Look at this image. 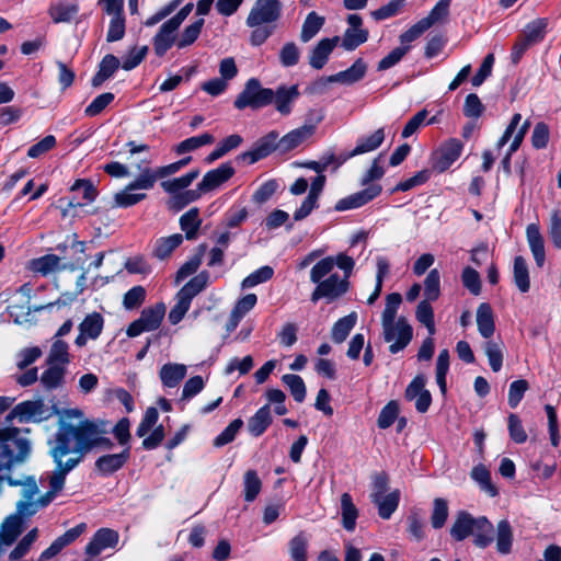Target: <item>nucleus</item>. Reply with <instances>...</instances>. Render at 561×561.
Returning a JSON list of instances; mask_svg holds the SVG:
<instances>
[{
	"label": "nucleus",
	"instance_id": "27",
	"mask_svg": "<svg viewBox=\"0 0 561 561\" xmlns=\"http://www.w3.org/2000/svg\"><path fill=\"white\" fill-rule=\"evenodd\" d=\"M186 371L184 364L168 363L161 367L159 377L164 387L174 388L184 379Z\"/></svg>",
	"mask_w": 561,
	"mask_h": 561
},
{
	"label": "nucleus",
	"instance_id": "26",
	"mask_svg": "<svg viewBox=\"0 0 561 561\" xmlns=\"http://www.w3.org/2000/svg\"><path fill=\"white\" fill-rule=\"evenodd\" d=\"M183 240L184 237L181 233L158 238L153 244L152 255L158 260H165L182 244Z\"/></svg>",
	"mask_w": 561,
	"mask_h": 561
},
{
	"label": "nucleus",
	"instance_id": "61",
	"mask_svg": "<svg viewBox=\"0 0 561 561\" xmlns=\"http://www.w3.org/2000/svg\"><path fill=\"white\" fill-rule=\"evenodd\" d=\"M484 352L492 370L499 371L503 365V352L501 345L493 341H489L484 345Z\"/></svg>",
	"mask_w": 561,
	"mask_h": 561
},
{
	"label": "nucleus",
	"instance_id": "40",
	"mask_svg": "<svg viewBox=\"0 0 561 561\" xmlns=\"http://www.w3.org/2000/svg\"><path fill=\"white\" fill-rule=\"evenodd\" d=\"M203 193L204 192L199 190V185L197 184L195 190H185L179 194H175L174 196H171L168 201V207L169 209L179 211L186 207L188 204L199 199Z\"/></svg>",
	"mask_w": 561,
	"mask_h": 561
},
{
	"label": "nucleus",
	"instance_id": "22",
	"mask_svg": "<svg viewBox=\"0 0 561 561\" xmlns=\"http://www.w3.org/2000/svg\"><path fill=\"white\" fill-rule=\"evenodd\" d=\"M496 551L500 554H510L513 550L514 530L507 519H501L496 524L495 537Z\"/></svg>",
	"mask_w": 561,
	"mask_h": 561
},
{
	"label": "nucleus",
	"instance_id": "50",
	"mask_svg": "<svg viewBox=\"0 0 561 561\" xmlns=\"http://www.w3.org/2000/svg\"><path fill=\"white\" fill-rule=\"evenodd\" d=\"M451 0H439L431 10L427 16L421 19L425 22V26L430 28L432 25L445 21L449 15V7Z\"/></svg>",
	"mask_w": 561,
	"mask_h": 561
},
{
	"label": "nucleus",
	"instance_id": "49",
	"mask_svg": "<svg viewBox=\"0 0 561 561\" xmlns=\"http://www.w3.org/2000/svg\"><path fill=\"white\" fill-rule=\"evenodd\" d=\"M244 500L252 502L256 499L262 489V481L255 470H248L243 477Z\"/></svg>",
	"mask_w": 561,
	"mask_h": 561
},
{
	"label": "nucleus",
	"instance_id": "45",
	"mask_svg": "<svg viewBox=\"0 0 561 561\" xmlns=\"http://www.w3.org/2000/svg\"><path fill=\"white\" fill-rule=\"evenodd\" d=\"M369 33L365 28H346L342 41L341 46L347 50H355L358 46L367 42Z\"/></svg>",
	"mask_w": 561,
	"mask_h": 561
},
{
	"label": "nucleus",
	"instance_id": "44",
	"mask_svg": "<svg viewBox=\"0 0 561 561\" xmlns=\"http://www.w3.org/2000/svg\"><path fill=\"white\" fill-rule=\"evenodd\" d=\"M309 540L310 537L304 531L298 533L294 538L290 539L288 547L293 561H307Z\"/></svg>",
	"mask_w": 561,
	"mask_h": 561
},
{
	"label": "nucleus",
	"instance_id": "48",
	"mask_svg": "<svg viewBox=\"0 0 561 561\" xmlns=\"http://www.w3.org/2000/svg\"><path fill=\"white\" fill-rule=\"evenodd\" d=\"M282 381L289 389L295 401L300 403L305 400L307 393L306 385L299 375L286 374L282 377Z\"/></svg>",
	"mask_w": 561,
	"mask_h": 561
},
{
	"label": "nucleus",
	"instance_id": "14",
	"mask_svg": "<svg viewBox=\"0 0 561 561\" xmlns=\"http://www.w3.org/2000/svg\"><path fill=\"white\" fill-rule=\"evenodd\" d=\"M234 174V168L231 162H225L218 168L208 171L198 183L199 190L204 193L210 192L222 183L227 182Z\"/></svg>",
	"mask_w": 561,
	"mask_h": 561
},
{
	"label": "nucleus",
	"instance_id": "51",
	"mask_svg": "<svg viewBox=\"0 0 561 561\" xmlns=\"http://www.w3.org/2000/svg\"><path fill=\"white\" fill-rule=\"evenodd\" d=\"M160 179L157 170L145 168L140 174L128 184V190H150L154 186L157 180Z\"/></svg>",
	"mask_w": 561,
	"mask_h": 561
},
{
	"label": "nucleus",
	"instance_id": "17",
	"mask_svg": "<svg viewBox=\"0 0 561 561\" xmlns=\"http://www.w3.org/2000/svg\"><path fill=\"white\" fill-rule=\"evenodd\" d=\"M340 42L339 36L331 38H322L318 44L310 50L309 65L317 70L322 69L329 60V57L333 49Z\"/></svg>",
	"mask_w": 561,
	"mask_h": 561
},
{
	"label": "nucleus",
	"instance_id": "7",
	"mask_svg": "<svg viewBox=\"0 0 561 561\" xmlns=\"http://www.w3.org/2000/svg\"><path fill=\"white\" fill-rule=\"evenodd\" d=\"M283 12L279 0H256L250 10L245 23L249 27L277 22Z\"/></svg>",
	"mask_w": 561,
	"mask_h": 561
},
{
	"label": "nucleus",
	"instance_id": "23",
	"mask_svg": "<svg viewBox=\"0 0 561 561\" xmlns=\"http://www.w3.org/2000/svg\"><path fill=\"white\" fill-rule=\"evenodd\" d=\"M202 222L197 207L190 208L180 217L179 225L186 240L194 241L198 238Z\"/></svg>",
	"mask_w": 561,
	"mask_h": 561
},
{
	"label": "nucleus",
	"instance_id": "38",
	"mask_svg": "<svg viewBox=\"0 0 561 561\" xmlns=\"http://www.w3.org/2000/svg\"><path fill=\"white\" fill-rule=\"evenodd\" d=\"M69 363L70 355L68 344L60 339H54L46 358V364L62 365V367H66Z\"/></svg>",
	"mask_w": 561,
	"mask_h": 561
},
{
	"label": "nucleus",
	"instance_id": "32",
	"mask_svg": "<svg viewBox=\"0 0 561 561\" xmlns=\"http://www.w3.org/2000/svg\"><path fill=\"white\" fill-rule=\"evenodd\" d=\"M371 502L378 507V514L382 519H389L398 508L400 502V491L394 490L388 494L378 496Z\"/></svg>",
	"mask_w": 561,
	"mask_h": 561
},
{
	"label": "nucleus",
	"instance_id": "25",
	"mask_svg": "<svg viewBox=\"0 0 561 561\" xmlns=\"http://www.w3.org/2000/svg\"><path fill=\"white\" fill-rule=\"evenodd\" d=\"M48 367L39 376L41 386L45 391L61 388L65 383L66 367L62 365L47 364Z\"/></svg>",
	"mask_w": 561,
	"mask_h": 561
},
{
	"label": "nucleus",
	"instance_id": "52",
	"mask_svg": "<svg viewBox=\"0 0 561 561\" xmlns=\"http://www.w3.org/2000/svg\"><path fill=\"white\" fill-rule=\"evenodd\" d=\"M204 22V19H199L194 23L187 25L181 33L180 37L178 38L176 46L179 48H184L192 45L198 38Z\"/></svg>",
	"mask_w": 561,
	"mask_h": 561
},
{
	"label": "nucleus",
	"instance_id": "11",
	"mask_svg": "<svg viewBox=\"0 0 561 561\" xmlns=\"http://www.w3.org/2000/svg\"><path fill=\"white\" fill-rule=\"evenodd\" d=\"M463 149L462 142L457 138L446 140L433 154V168L438 172L446 171L458 158Z\"/></svg>",
	"mask_w": 561,
	"mask_h": 561
},
{
	"label": "nucleus",
	"instance_id": "9",
	"mask_svg": "<svg viewBox=\"0 0 561 561\" xmlns=\"http://www.w3.org/2000/svg\"><path fill=\"white\" fill-rule=\"evenodd\" d=\"M335 266L343 271V277L348 280L355 266V261L345 253H339L336 256L323 257L311 268L310 280L318 282L320 278H323L333 272Z\"/></svg>",
	"mask_w": 561,
	"mask_h": 561
},
{
	"label": "nucleus",
	"instance_id": "24",
	"mask_svg": "<svg viewBox=\"0 0 561 561\" xmlns=\"http://www.w3.org/2000/svg\"><path fill=\"white\" fill-rule=\"evenodd\" d=\"M312 136V127L300 126L278 140L279 152L285 153L299 147L302 142Z\"/></svg>",
	"mask_w": 561,
	"mask_h": 561
},
{
	"label": "nucleus",
	"instance_id": "59",
	"mask_svg": "<svg viewBox=\"0 0 561 561\" xmlns=\"http://www.w3.org/2000/svg\"><path fill=\"white\" fill-rule=\"evenodd\" d=\"M300 49L294 42L286 43L279 50V62L284 67H294L299 62Z\"/></svg>",
	"mask_w": 561,
	"mask_h": 561
},
{
	"label": "nucleus",
	"instance_id": "57",
	"mask_svg": "<svg viewBox=\"0 0 561 561\" xmlns=\"http://www.w3.org/2000/svg\"><path fill=\"white\" fill-rule=\"evenodd\" d=\"M440 275L439 272L434 268L430 271L424 280V296L425 300L434 301L439 297L440 294Z\"/></svg>",
	"mask_w": 561,
	"mask_h": 561
},
{
	"label": "nucleus",
	"instance_id": "30",
	"mask_svg": "<svg viewBox=\"0 0 561 561\" xmlns=\"http://www.w3.org/2000/svg\"><path fill=\"white\" fill-rule=\"evenodd\" d=\"M367 72V64L363 58H357L354 64L344 71L331 76V80L339 83L353 84L362 80Z\"/></svg>",
	"mask_w": 561,
	"mask_h": 561
},
{
	"label": "nucleus",
	"instance_id": "33",
	"mask_svg": "<svg viewBox=\"0 0 561 561\" xmlns=\"http://www.w3.org/2000/svg\"><path fill=\"white\" fill-rule=\"evenodd\" d=\"M548 26V20L540 18L536 19L524 27L520 33V36L525 38L526 42L530 43L533 46L541 43L546 36Z\"/></svg>",
	"mask_w": 561,
	"mask_h": 561
},
{
	"label": "nucleus",
	"instance_id": "21",
	"mask_svg": "<svg viewBox=\"0 0 561 561\" xmlns=\"http://www.w3.org/2000/svg\"><path fill=\"white\" fill-rule=\"evenodd\" d=\"M179 28L165 21L159 28L158 33L152 39L153 50L157 56H163L175 42L176 31Z\"/></svg>",
	"mask_w": 561,
	"mask_h": 561
},
{
	"label": "nucleus",
	"instance_id": "8",
	"mask_svg": "<svg viewBox=\"0 0 561 561\" xmlns=\"http://www.w3.org/2000/svg\"><path fill=\"white\" fill-rule=\"evenodd\" d=\"M164 314L165 306L162 302L145 308L141 311L140 317L128 325L126 334L129 337H135L140 335L142 332H149L158 329L164 318Z\"/></svg>",
	"mask_w": 561,
	"mask_h": 561
},
{
	"label": "nucleus",
	"instance_id": "55",
	"mask_svg": "<svg viewBox=\"0 0 561 561\" xmlns=\"http://www.w3.org/2000/svg\"><path fill=\"white\" fill-rule=\"evenodd\" d=\"M449 351L444 348L439 352L436 360V382L443 393L446 392V375L449 369Z\"/></svg>",
	"mask_w": 561,
	"mask_h": 561
},
{
	"label": "nucleus",
	"instance_id": "47",
	"mask_svg": "<svg viewBox=\"0 0 561 561\" xmlns=\"http://www.w3.org/2000/svg\"><path fill=\"white\" fill-rule=\"evenodd\" d=\"M59 263V256L55 254H46L41 257L32 260L30 262V268L35 273H39L46 276L49 273L55 272L58 268Z\"/></svg>",
	"mask_w": 561,
	"mask_h": 561
},
{
	"label": "nucleus",
	"instance_id": "60",
	"mask_svg": "<svg viewBox=\"0 0 561 561\" xmlns=\"http://www.w3.org/2000/svg\"><path fill=\"white\" fill-rule=\"evenodd\" d=\"M448 517V504L446 500L437 497L434 500L431 523L435 529L442 528Z\"/></svg>",
	"mask_w": 561,
	"mask_h": 561
},
{
	"label": "nucleus",
	"instance_id": "46",
	"mask_svg": "<svg viewBox=\"0 0 561 561\" xmlns=\"http://www.w3.org/2000/svg\"><path fill=\"white\" fill-rule=\"evenodd\" d=\"M470 476L477 483H479L482 491H484L492 497L497 495L499 491L491 482V473L485 466H474L471 470Z\"/></svg>",
	"mask_w": 561,
	"mask_h": 561
},
{
	"label": "nucleus",
	"instance_id": "36",
	"mask_svg": "<svg viewBox=\"0 0 561 561\" xmlns=\"http://www.w3.org/2000/svg\"><path fill=\"white\" fill-rule=\"evenodd\" d=\"M357 321V313L355 311L339 319L331 331V337L334 343H342L346 340L350 332L353 330Z\"/></svg>",
	"mask_w": 561,
	"mask_h": 561
},
{
	"label": "nucleus",
	"instance_id": "56",
	"mask_svg": "<svg viewBox=\"0 0 561 561\" xmlns=\"http://www.w3.org/2000/svg\"><path fill=\"white\" fill-rule=\"evenodd\" d=\"M401 302L402 297L399 293H392L386 297V306L381 314V325L396 321L397 311Z\"/></svg>",
	"mask_w": 561,
	"mask_h": 561
},
{
	"label": "nucleus",
	"instance_id": "3",
	"mask_svg": "<svg viewBox=\"0 0 561 561\" xmlns=\"http://www.w3.org/2000/svg\"><path fill=\"white\" fill-rule=\"evenodd\" d=\"M493 531L494 527L485 516L473 517L470 513L460 511L451 525L450 536L456 541L473 536L474 546L484 549L493 542Z\"/></svg>",
	"mask_w": 561,
	"mask_h": 561
},
{
	"label": "nucleus",
	"instance_id": "34",
	"mask_svg": "<svg viewBox=\"0 0 561 561\" xmlns=\"http://www.w3.org/2000/svg\"><path fill=\"white\" fill-rule=\"evenodd\" d=\"M77 3H54L48 9V15L54 23H69L78 14Z\"/></svg>",
	"mask_w": 561,
	"mask_h": 561
},
{
	"label": "nucleus",
	"instance_id": "4",
	"mask_svg": "<svg viewBox=\"0 0 561 561\" xmlns=\"http://www.w3.org/2000/svg\"><path fill=\"white\" fill-rule=\"evenodd\" d=\"M274 90L263 88L260 80L256 78L249 79L243 90L236 98L233 105L238 110L251 108L260 110L268 106L274 100Z\"/></svg>",
	"mask_w": 561,
	"mask_h": 561
},
{
	"label": "nucleus",
	"instance_id": "1",
	"mask_svg": "<svg viewBox=\"0 0 561 561\" xmlns=\"http://www.w3.org/2000/svg\"><path fill=\"white\" fill-rule=\"evenodd\" d=\"M96 432L89 424L75 430L68 424H60L56 435L47 439L48 456L54 469L46 473L48 491L37 500H21L16 504V514L21 518L33 516L47 506L62 491L67 476L75 470L93 450Z\"/></svg>",
	"mask_w": 561,
	"mask_h": 561
},
{
	"label": "nucleus",
	"instance_id": "10",
	"mask_svg": "<svg viewBox=\"0 0 561 561\" xmlns=\"http://www.w3.org/2000/svg\"><path fill=\"white\" fill-rule=\"evenodd\" d=\"M279 135L277 131L272 130L265 136L257 139L252 149L245 152L240 153L237 156V161H243L248 164H253L257 162L259 160L266 158L268 154H271L273 151L278 150Z\"/></svg>",
	"mask_w": 561,
	"mask_h": 561
},
{
	"label": "nucleus",
	"instance_id": "62",
	"mask_svg": "<svg viewBox=\"0 0 561 561\" xmlns=\"http://www.w3.org/2000/svg\"><path fill=\"white\" fill-rule=\"evenodd\" d=\"M243 426L241 419L233 420L214 440V445L217 447L225 446L231 443L240 428Z\"/></svg>",
	"mask_w": 561,
	"mask_h": 561
},
{
	"label": "nucleus",
	"instance_id": "31",
	"mask_svg": "<svg viewBox=\"0 0 561 561\" xmlns=\"http://www.w3.org/2000/svg\"><path fill=\"white\" fill-rule=\"evenodd\" d=\"M118 67L119 59L116 56L112 54L105 55L99 65L98 72L92 78V85L94 88L100 87L105 80L114 75Z\"/></svg>",
	"mask_w": 561,
	"mask_h": 561
},
{
	"label": "nucleus",
	"instance_id": "18",
	"mask_svg": "<svg viewBox=\"0 0 561 561\" xmlns=\"http://www.w3.org/2000/svg\"><path fill=\"white\" fill-rule=\"evenodd\" d=\"M383 140H385L383 128H379L371 135L358 139L355 148L351 152H348L344 156H341L339 158L337 165H341L350 158H353L355 156L363 154L366 152H370V151L377 149L383 142Z\"/></svg>",
	"mask_w": 561,
	"mask_h": 561
},
{
	"label": "nucleus",
	"instance_id": "13",
	"mask_svg": "<svg viewBox=\"0 0 561 561\" xmlns=\"http://www.w3.org/2000/svg\"><path fill=\"white\" fill-rule=\"evenodd\" d=\"M129 458L130 449L127 447L118 454H107L99 457L94 462V469L100 476L107 477L121 470Z\"/></svg>",
	"mask_w": 561,
	"mask_h": 561
},
{
	"label": "nucleus",
	"instance_id": "64",
	"mask_svg": "<svg viewBox=\"0 0 561 561\" xmlns=\"http://www.w3.org/2000/svg\"><path fill=\"white\" fill-rule=\"evenodd\" d=\"M548 236L556 249H561V213L553 210L550 215Z\"/></svg>",
	"mask_w": 561,
	"mask_h": 561
},
{
	"label": "nucleus",
	"instance_id": "2",
	"mask_svg": "<svg viewBox=\"0 0 561 561\" xmlns=\"http://www.w3.org/2000/svg\"><path fill=\"white\" fill-rule=\"evenodd\" d=\"M58 415L57 430L53 435L59 431L60 424H68L77 430L85 424L94 427L96 432L93 449L96 447H104L106 449L113 448L114 444L110 438L103 437L105 430L92 420L84 417L80 409H64L60 410L56 404H48L41 397L31 400H24L15 404L5 416V422L11 423L18 421L21 424H39L50 420L53 416Z\"/></svg>",
	"mask_w": 561,
	"mask_h": 561
},
{
	"label": "nucleus",
	"instance_id": "41",
	"mask_svg": "<svg viewBox=\"0 0 561 561\" xmlns=\"http://www.w3.org/2000/svg\"><path fill=\"white\" fill-rule=\"evenodd\" d=\"M209 280V274L207 272H201L187 282L178 294L187 298L192 302V299L205 289Z\"/></svg>",
	"mask_w": 561,
	"mask_h": 561
},
{
	"label": "nucleus",
	"instance_id": "16",
	"mask_svg": "<svg viewBox=\"0 0 561 561\" xmlns=\"http://www.w3.org/2000/svg\"><path fill=\"white\" fill-rule=\"evenodd\" d=\"M71 192L75 193L76 196L68 202L67 207L64 209V216H66L71 208L89 204L96 197V190L88 180H77L71 186Z\"/></svg>",
	"mask_w": 561,
	"mask_h": 561
},
{
	"label": "nucleus",
	"instance_id": "35",
	"mask_svg": "<svg viewBox=\"0 0 561 561\" xmlns=\"http://www.w3.org/2000/svg\"><path fill=\"white\" fill-rule=\"evenodd\" d=\"M198 169L191 170L188 173L180 178L161 182V187L164 192L171 194V196H174L175 194L185 191V188H187L193 183V181L198 178Z\"/></svg>",
	"mask_w": 561,
	"mask_h": 561
},
{
	"label": "nucleus",
	"instance_id": "6",
	"mask_svg": "<svg viewBox=\"0 0 561 561\" xmlns=\"http://www.w3.org/2000/svg\"><path fill=\"white\" fill-rule=\"evenodd\" d=\"M312 283L317 284L310 297L312 302H317L322 298L327 299L328 302H332L343 296L350 287V282L346 278L332 272L318 282Z\"/></svg>",
	"mask_w": 561,
	"mask_h": 561
},
{
	"label": "nucleus",
	"instance_id": "37",
	"mask_svg": "<svg viewBox=\"0 0 561 561\" xmlns=\"http://www.w3.org/2000/svg\"><path fill=\"white\" fill-rule=\"evenodd\" d=\"M325 19L317 12H309L302 23L300 31V41L302 43L310 42L324 25Z\"/></svg>",
	"mask_w": 561,
	"mask_h": 561
},
{
	"label": "nucleus",
	"instance_id": "12",
	"mask_svg": "<svg viewBox=\"0 0 561 561\" xmlns=\"http://www.w3.org/2000/svg\"><path fill=\"white\" fill-rule=\"evenodd\" d=\"M104 328V318L101 313L94 311L84 317L78 325L79 334L75 340L78 347L87 345L88 340L95 341L102 334Z\"/></svg>",
	"mask_w": 561,
	"mask_h": 561
},
{
	"label": "nucleus",
	"instance_id": "20",
	"mask_svg": "<svg viewBox=\"0 0 561 561\" xmlns=\"http://www.w3.org/2000/svg\"><path fill=\"white\" fill-rule=\"evenodd\" d=\"M526 239L536 265L542 267L546 261L545 240L537 224L527 226Z\"/></svg>",
	"mask_w": 561,
	"mask_h": 561
},
{
	"label": "nucleus",
	"instance_id": "43",
	"mask_svg": "<svg viewBox=\"0 0 561 561\" xmlns=\"http://www.w3.org/2000/svg\"><path fill=\"white\" fill-rule=\"evenodd\" d=\"M214 141H215V138L213 135H210L208 133H204L202 135L193 136V137H190L183 141L179 142L174 147V151L178 154H184L186 152L197 150L198 148H201L203 146L210 145Z\"/></svg>",
	"mask_w": 561,
	"mask_h": 561
},
{
	"label": "nucleus",
	"instance_id": "28",
	"mask_svg": "<svg viewBox=\"0 0 561 561\" xmlns=\"http://www.w3.org/2000/svg\"><path fill=\"white\" fill-rule=\"evenodd\" d=\"M272 421L271 407L265 404L248 420V431L252 436L259 437L267 430Z\"/></svg>",
	"mask_w": 561,
	"mask_h": 561
},
{
	"label": "nucleus",
	"instance_id": "15",
	"mask_svg": "<svg viewBox=\"0 0 561 561\" xmlns=\"http://www.w3.org/2000/svg\"><path fill=\"white\" fill-rule=\"evenodd\" d=\"M118 533L110 528L99 529L85 547V553L90 557L99 556L107 548H114L118 542Z\"/></svg>",
	"mask_w": 561,
	"mask_h": 561
},
{
	"label": "nucleus",
	"instance_id": "5",
	"mask_svg": "<svg viewBox=\"0 0 561 561\" xmlns=\"http://www.w3.org/2000/svg\"><path fill=\"white\" fill-rule=\"evenodd\" d=\"M383 340L389 345V352L397 354L404 350L413 337V329L404 317L382 325Z\"/></svg>",
	"mask_w": 561,
	"mask_h": 561
},
{
	"label": "nucleus",
	"instance_id": "63",
	"mask_svg": "<svg viewBox=\"0 0 561 561\" xmlns=\"http://www.w3.org/2000/svg\"><path fill=\"white\" fill-rule=\"evenodd\" d=\"M399 413V405L396 401L388 402L380 411L377 424L380 428L390 427Z\"/></svg>",
	"mask_w": 561,
	"mask_h": 561
},
{
	"label": "nucleus",
	"instance_id": "42",
	"mask_svg": "<svg viewBox=\"0 0 561 561\" xmlns=\"http://www.w3.org/2000/svg\"><path fill=\"white\" fill-rule=\"evenodd\" d=\"M514 283L520 293H527L530 288L529 272L526 260L523 256L514 259Z\"/></svg>",
	"mask_w": 561,
	"mask_h": 561
},
{
	"label": "nucleus",
	"instance_id": "54",
	"mask_svg": "<svg viewBox=\"0 0 561 561\" xmlns=\"http://www.w3.org/2000/svg\"><path fill=\"white\" fill-rule=\"evenodd\" d=\"M135 190H128V185L124 190L114 195V205L116 207L127 208L144 201L147 195L145 193H134Z\"/></svg>",
	"mask_w": 561,
	"mask_h": 561
},
{
	"label": "nucleus",
	"instance_id": "39",
	"mask_svg": "<svg viewBox=\"0 0 561 561\" xmlns=\"http://www.w3.org/2000/svg\"><path fill=\"white\" fill-rule=\"evenodd\" d=\"M341 511L343 527L348 531L354 530L358 511L348 493H343L341 496Z\"/></svg>",
	"mask_w": 561,
	"mask_h": 561
},
{
	"label": "nucleus",
	"instance_id": "29",
	"mask_svg": "<svg viewBox=\"0 0 561 561\" xmlns=\"http://www.w3.org/2000/svg\"><path fill=\"white\" fill-rule=\"evenodd\" d=\"M477 327L484 339H490L494 334V314L488 302H482L477 308Z\"/></svg>",
	"mask_w": 561,
	"mask_h": 561
},
{
	"label": "nucleus",
	"instance_id": "19",
	"mask_svg": "<svg viewBox=\"0 0 561 561\" xmlns=\"http://www.w3.org/2000/svg\"><path fill=\"white\" fill-rule=\"evenodd\" d=\"M274 95L272 104L275 105L279 114L287 116L291 113L293 103L299 98L300 93L297 85H279L274 90Z\"/></svg>",
	"mask_w": 561,
	"mask_h": 561
},
{
	"label": "nucleus",
	"instance_id": "58",
	"mask_svg": "<svg viewBox=\"0 0 561 561\" xmlns=\"http://www.w3.org/2000/svg\"><path fill=\"white\" fill-rule=\"evenodd\" d=\"M273 275H274L273 267H271L268 265H264V266L257 268L256 271H254L253 273H251L249 276H247L242 280L241 286H242V288L254 287L259 284L270 280L273 277Z\"/></svg>",
	"mask_w": 561,
	"mask_h": 561
},
{
	"label": "nucleus",
	"instance_id": "53",
	"mask_svg": "<svg viewBox=\"0 0 561 561\" xmlns=\"http://www.w3.org/2000/svg\"><path fill=\"white\" fill-rule=\"evenodd\" d=\"M431 300H422L415 311V317L419 322L424 324L430 333L433 335L435 333V322H434V311L430 304Z\"/></svg>",
	"mask_w": 561,
	"mask_h": 561
}]
</instances>
